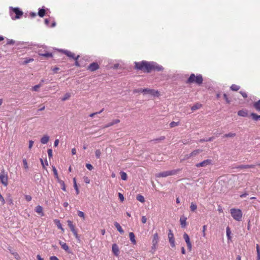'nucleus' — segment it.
<instances>
[{"mask_svg":"<svg viewBox=\"0 0 260 260\" xmlns=\"http://www.w3.org/2000/svg\"><path fill=\"white\" fill-rule=\"evenodd\" d=\"M135 67L137 70H141L147 73L151 72V62L143 60L141 62H135Z\"/></svg>","mask_w":260,"mask_h":260,"instance_id":"1","label":"nucleus"},{"mask_svg":"<svg viewBox=\"0 0 260 260\" xmlns=\"http://www.w3.org/2000/svg\"><path fill=\"white\" fill-rule=\"evenodd\" d=\"M203 78L201 74H198L195 75L194 74H191L189 77L186 81V84L195 83L198 85H200L203 83Z\"/></svg>","mask_w":260,"mask_h":260,"instance_id":"2","label":"nucleus"},{"mask_svg":"<svg viewBox=\"0 0 260 260\" xmlns=\"http://www.w3.org/2000/svg\"><path fill=\"white\" fill-rule=\"evenodd\" d=\"M180 171V169L173 170L170 171H164L155 174L156 177H166L169 176H172L177 174Z\"/></svg>","mask_w":260,"mask_h":260,"instance_id":"3","label":"nucleus"},{"mask_svg":"<svg viewBox=\"0 0 260 260\" xmlns=\"http://www.w3.org/2000/svg\"><path fill=\"white\" fill-rule=\"evenodd\" d=\"M230 213L233 218L237 220L240 221L242 217V213L240 209H231L230 210Z\"/></svg>","mask_w":260,"mask_h":260,"instance_id":"4","label":"nucleus"},{"mask_svg":"<svg viewBox=\"0 0 260 260\" xmlns=\"http://www.w3.org/2000/svg\"><path fill=\"white\" fill-rule=\"evenodd\" d=\"M0 182L4 186L8 185V173L4 169L0 173Z\"/></svg>","mask_w":260,"mask_h":260,"instance_id":"5","label":"nucleus"},{"mask_svg":"<svg viewBox=\"0 0 260 260\" xmlns=\"http://www.w3.org/2000/svg\"><path fill=\"white\" fill-rule=\"evenodd\" d=\"M13 12L16 14V16L14 17L13 14L11 13V15L13 19H16L20 18L23 15V12L19 10L18 8H12Z\"/></svg>","mask_w":260,"mask_h":260,"instance_id":"6","label":"nucleus"},{"mask_svg":"<svg viewBox=\"0 0 260 260\" xmlns=\"http://www.w3.org/2000/svg\"><path fill=\"white\" fill-rule=\"evenodd\" d=\"M212 160L211 159H206V160H204V161L200 162V163H198L196 165V166L197 167V168H199V167H206L209 165H210L212 164Z\"/></svg>","mask_w":260,"mask_h":260,"instance_id":"7","label":"nucleus"},{"mask_svg":"<svg viewBox=\"0 0 260 260\" xmlns=\"http://www.w3.org/2000/svg\"><path fill=\"white\" fill-rule=\"evenodd\" d=\"M143 92L147 94L152 95L154 96H158L159 95V92L157 90L154 89L144 88L143 90Z\"/></svg>","mask_w":260,"mask_h":260,"instance_id":"8","label":"nucleus"},{"mask_svg":"<svg viewBox=\"0 0 260 260\" xmlns=\"http://www.w3.org/2000/svg\"><path fill=\"white\" fill-rule=\"evenodd\" d=\"M151 71L152 70H155L157 71H161L164 70V68L157 63L154 62H151Z\"/></svg>","mask_w":260,"mask_h":260,"instance_id":"9","label":"nucleus"},{"mask_svg":"<svg viewBox=\"0 0 260 260\" xmlns=\"http://www.w3.org/2000/svg\"><path fill=\"white\" fill-rule=\"evenodd\" d=\"M168 238H169V242L170 243L171 246L172 247H174L175 246V240L174 239L173 234L172 233V231L171 230H169V231Z\"/></svg>","mask_w":260,"mask_h":260,"instance_id":"10","label":"nucleus"},{"mask_svg":"<svg viewBox=\"0 0 260 260\" xmlns=\"http://www.w3.org/2000/svg\"><path fill=\"white\" fill-rule=\"evenodd\" d=\"M63 53L68 57L72 58L75 60H77L79 57H80L79 55H77V56H75V54L68 50H64L63 51Z\"/></svg>","mask_w":260,"mask_h":260,"instance_id":"11","label":"nucleus"},{"mask_svg":"<svg viewBox=\"0 0 260 260\" xmlns=\"http://www.w3.org/2000/svg\"><path fill=\"white\" fill-rule=\"evenodd\" d=\"M99 68V66L96 62H92L88 67V70L91 72L96 71Z\"/></svg>","mask_w":260,"mask_h":260,"instance_id":"12","label":"nucleus"},{"mask_svg":"<svg viewBox=\"0 0 260 260\" xmlns=\"http://www.w3.org/2000/svg\"><path fill=\"white\" fill-rule=\"evenodd\" d=\"M112 251L116 256H118L119 255V250L118 246L115 243L113 244L112 246Z\"/></svg>","mask_w":260,"mask_h":260,"instance_id":"13","label":"nucleus"},{"mask_svg":"<svg viewBox=\"0 0 260 260\" xmlns=\"http://www.w3.org/2000/svg\"><path fill=\"white\" fill-rule=\"evenodd\" d=\"M158 242V235L157 233H155L153 235V240H152V245H153L152 247L153 248H156V247L157 245Z\"/></svg>","mask_w":260,"mask_h":260,"instance_id":"14","label":"nucleus"},{"mask_svg":"<svg viewBox=\"0 0 260 260\" xmlns=\"http://www.w3.org/2000/svg\"><path fill=\"white\" fill-rule=\"evenodd\" d=\"M255 167L254 165H241L235 167L236 169H248V168H254Z\"/></svg>","mask_w":260,"mask_h":260,"instance_id":"15","label":"nucleus"},{"mask_svg":"<svg viewBox=\"0 0 260 260\" xmlns=\"http://www.w3.org/2000/svg\"><path fill=\"white\" fill-rule=\"evenodd\" d=\"M35 211L37 213L41 215V216H42L44 215V213L43 212V208L42 207V206H41L40 205H38L37 206H36V209H35Z\"/></svg>","mask_w":260,"mask_h":260,"instance_id":"16","label":"nucleus"},{"mask_svg":"<svg viewBox=\"0 0 260 260\" xmlns=\"http://www.w3.org/2000/svg\"><path fill=\"white\" fill-rule=\"evenodd\" d=\"M114 226L117 229V231L121 234H123L124 233V231L122 230L120 225L117 222L114 223Z\"/></svg>","mask_w":260,"mask_h":260,"instance_id":"17","label":"nucleus"},{"mask_svg":"<svg viewBox=\"0 0 260 260\" xmlns=\"http://www.w3.org/2000/svg\"><path fill=\"white\" fill-rule=\"evenodd\" d=\"M186 217H181L180 218V224L181 225V226L182 228H184L186 226Z\"/></svg>","mask_w":260,"mask_h":260,"instance_id":"18","label":"nucleus"},{"mask_svg":"<svg viewBox=\"0 0 260 260\" xmlns=\"http://www.w3.org/2000/svg\"><path fill=\"white\" fill-rule=\"evenodd\" d=\"M120 122V120L119 119H115L113 120L111 122L108 123L107 125L104 126V128H107L110 127L115 124H117Z\"/></svg>","mask_w":260,"mask_h":260,"instance_id":"19","label":"nucleus"},{"mask_svg":"<svg viewBox=\"0 0 260 260\" xmlns=\"http://www.w3.org/2000/svg\"><path fill=\"white\" fill-rule=\"evenodd\" d=\"M49 140V137L47 135L44 136L41 139V143L46 144L48 143Z\"/></svg>","mask_w":260,"mask_h":260,"instance_id":"20","label":"nucleus"},{"mask_svg":"<svg viewBox=\"0 0 260 260\" xmlns=\"http://www.w3.org/2000/svg\"><path fill=\"white\" fill-rule=\"evenodd\" d=\"M129 239H130V240L132 242V243L134 244H136V241L135 240V234L133 232H131L129 234Z\"/></svg>","mask_w":260,"mask_h":260,"instance_id":"21","label":"nucleus"},{"mask_svg":"<svg viewBox=\"0 0 260 260\" xmlns=\"http://www.w3.org/2000/svg\"><path fill=\"white\" fill-rule=\"evenodd\" d=\"M197 209V205L196 203L191 202L190 206V210L191 212H195Z\"/></svg>","mask_w":260,"mask_h":260,"instance_id":"22","label":"nucleus"},{"mask_svg":"<svg viewBox=\"0 0 260 260\" xmlns=\"http://www.w3.org/2000/svg\"><path fill=\"white\" fill-rule=\"evenodd\" d=\"M203 150L202 149H196L190 153L191 156L192 157H194L200 153L202 152Z\"/></svg>","mask_w":260,"mask_h":260,"instance_id":"23","label":"nucleus"},{"mask_svg":"<svg viewBox=\"0 0 260 260\" xmlns=\"http://www.w3.org/2000/svg\"><path fill=\"white\" fill-rule=\"evenodd\" d=\"M253 107L257 111H260V100L253 104Z\"/></svg>","mask_w":260,"mask_h":260,"instance_id":"24","label":"nucleus"},{"mask_svg":"<svg viewBox=\"0 0 260 260\" xmlns=\"http://www.w3.org/2000/svg\"><path fill=\"white\" fill-rule=\"evenodd\" d=\"M238 115L242 117H246L248 115V113L244 110H240L238 112Z\"/></svg>","mask_w":260,"mask_h":260,"instance_id":"25","label":"nucleus"},{"mask_svg":"<svg viewBox=\"0 0 260 260\" xmlns=\"http://www.w3.org/2000/svg\"><path fill=\"white\" fill-rule=\"evenodd\" d=\"M202 107V105L200 103H197L191 107V109L192 111H195L200 109Z\"/></svg>","mask_w":260,"mask_h":260,"instance_id":"26","label":"nucleus"},{"mask_svg":"<svg viewBox=\"0 0 260 260\" xmlns=\"http://www.w3.org/2000/svg\"><path fill=\"white\" fill-rule=\"evenodd\" d=\"M250 116L252 117V119L255 121H256L258 119H260V115H258L254 113H251L250 114Z\"/></svg>","mask_w":260,"mask_h":260,"instance_id":"27","label":"nucleus"},{"mask_svg":"<svg viewBox=\"0 0 260 260\" xmlns=\"http://www.w3.org/2000/svg\"><path fill=\"white\" fill-rule=\"evenodd\" d=\"M59 244L61 246V248L64 249L66 251H68L69 249V246L67 245V244L64 242H62L61 241L59 242Z\"/></svg>","mask_w":260,"mask_h":260,"instance_id":"28","label":"nucleus"},{"mask_svg":"<svg viewBox=\"0 0 260 260\" xmlns=\"http://www.w3.org/2000/svg\"><path fill=\"white\" fill-rule=\"evenodd\" d=\"M73 182H74V187L75 189L76 190V194H78L79 193V189L78 187V186H77V184L76 183V180L75 178H74L73 179Z\"/></svg>","mask_w":260,"mask_h":260,"instance_id":"29","label":"nucleus"},{"mask_svg":"<svg viewBox=\"0 0 260 260\" xmlns=\"http://www.w3.org/2000/svg\"><path fill=\"white\" fill-rule=\"evenodd\" d=\"M45 14V10L44 9H40L38 12V15L40 17H43Z\"/></svg>","mask_w":260,"mask_h":260,"instance_id":"30","label":"nucleus"},{"mask_svg":"<svg viewBox=\"0 0 260 260\" xmlns=\"http://www.w3.org/2000/svg\"><path fill=\"white\" fill-rule=\"evenodd\" d=\"M136 199L138 201L141 203H144L145 202V199L144 197L141 194L137 195Z\"/></svg>","mask_w":260,"mask_h":260,"instance_id":"31","label":"nucleus"},{"mask_svg":"<svg viewBox=\"0 0 260 260\" xmlns=\"http://www.w3.org/2000/svg\"><path fill=\"white\" fill-rule=\"evenodd\" d=\"M230 88L233 91H238L240 88V87L237 85L233 84Z\"/></svg>","mask_w":260,"mask_h":260,"instance_id":"32","label":"nucleus"},{"mask_svg":"<svg viewBox=\"0 0 260 260\" xmlns=\"http://www.w3.org/2000/svg\"><path fill=\"white\" fill-rule=\"evenodd\" d=\"M68 224L69 228H70L71 231H74V230H75V226L73 225V222L71 221L68 220Z\"/></svg>","mask_w":260,"mask_h":260,"instance_id":"33","label":"nucleus"},{"mask_svg":"<svg viewBox=\"0 0 260 260\" xmlns=\"http://www.w3.org/2000/svg\"><path fill=\"white\" fill-rule=\"evenodd\" d=\"M120 176H121V178L122 180H126L127 179V174L126 173H125L124 172H121Z\"/></svg>","mask_w":260,"mask_h":260,"instance_id":"34","label":"nucleus"},{"mask_svg":"<svg viewBox=\"0 0 260 260\" xmlns=\"http://www.w3.org/2000/svg\"><path fill=\"white\" fill-rule=\"evenodd\" d=\"M235 136H236V134L235 133H229L228 134L224 135L223 136V138H227V137L233 138V137H234Z\"/></svg>","mask_w":260,"mask_h":260,"instance_id":"35","label":"nucleus"},{"mask_svg":"<svg viewBox=\"0 0 260 260\" xmlns=\"http://www.w3.org/2000/svg\"><path fill=\"white\" fill-rule=\"evenodd\" d=\"M71 97V93H66L63 97L61 99V100L62 101H65L67 100H68Z\"/></svg>","mask_w":260,"mask_h":260,"instance_id":"36","label":"nucleus"},{"mask_svg":"<svg viewBox=\"0 0 260 260\" xmlns=\"http://www.w3.org/2000/svg\"><path fill=\"white\" fill-rule=\"evenodd\" d=\"M226 236H227V237H228V240H231V232L230 231V228L229 227H227L226 229Z\"/></svg>","mask_w":260,"mask_h":260,"instance_id":"37","label":"nucleus"},{"mask_svg":"<svg viewBox=\"0 0 260 260\" xmlns=\"http://www.w3.org/2000/svg\"><path fill=\"white\" fill-rule=\"evenodd\" d=\"M257 259H260V248L258 244L256 245Z\"/></svg>","mask_w":260,"mask_h":260,"instance_id":"38","label":"nucleus"},{"mask_svg":"<svg viewBox=\"0 0 260 260\" xmlns=\"http://www.w3.org/2000/svg\"><path fill=\"white\" fill-rule=\"evenodd\" d=\"M6 202L9 205H13V201L12 198L9 197L6 199Z\"/></svg>","mask_w":260,"mask_h":260,"instance_id":"39","label":"nucleus"},{"mask_svg":"<svg viewBox=\"0 0 260 260\" xmlns=\"http://www.w3.org/2000/svg\"><path fill=\"white\" fill-rule=\"evenodd\" d=\"M183 238L185 241L186 243L190 241V239L188 235L185 233H184L183 234Z\"/></svg>","mask_w":260,"mask_h":260,"instance_id":"40","label":"nucleus"},{"mask_svg":"<svg viewBox=\"0 0 260 260\" xmlns=\"http://www.w3.org/2000/svg\"><path fill=\"white\" fill-rule=\"evenodd\" d=\"M52 171L53 172L54 175L55 177L58 179V176L57 170L56 169L55 167H52Z\"/></svg>","mask_w":260,"mask_h":260,"instance_id":"41","label":"nucleus"},{"mask_svg":"<svg viewBox=\"0 0 260 260\" xmlns=\"http://www.w3.org/2000/svg\"><path fill=\"white\" fill-rule=\"evenodd\" d=\"M95 156L97 158H99L101 156V152L100 150L97 149L95 152Z\"/></svg>","mask_w":260,"mask_h":260,"instance_id":"42","label":"nucleus"},{"mask_svg":"<svg viewBox=\"0 0 260 260\" xmlns=\"http://www.w3.org/2000/svg\"><path fill=\"white\" fill-rule=\"evenodd\" d=\"M78 215L79 217L82 218L83 219H85V214L83 212L78 211Z\"/></svg>","mask_w":260,"mask_h":260,"instance_id":"43","label":"nucleus"},{"mask_svg":"<svg viewBox=\"0 0 260 260\" xmlns=\"http://www.w3.org/2000/svg\"><path fill=\"white\" fill-rule=\"evenodd\" d=\"M40 55L46 57H51L52 56V53H46L41 54Z\"/></svg>","mask_w":260,"mask_h":260,"instance_id":"44","label":"nucleus"},{"mask_svg":"<svg viewBox=\"0 0 260 260\" xmlns=\"http://www.w3.org/2000/svg\"><path fill=\"white\" fill-rule=\"evenodd\" d=\"M42 86V84H38V85H36L35 86H34L33 87H32V90H34V91H38V89Z\"/></svg>","mask_w":260,"mask_h":260,"instance_id":"45","label":"nucleus"},{"mask_svg":"<svg viewBox=\"0 0 260 260\" xmlns=\"http://www.w3.org/2000/svg\"><path fill=\"white\" fill-rule=\"evenodd\" d=\"M73 232V233L74 234V235L75 236L76 238L78 240V241H80V238H79V236H78V234H77V232L76 231V230H74V231H72Z\"/></svg>","mask_w":260,"mask_h":260,"instance_id":"46","label":"nucleus"},{"mask_svg":"<svg viewBox=\"0 0 260 260\" xmlns=\"http://www.w3.org/2000/svg\"><path fill=\"white\" fill-rule=\"evenodd\" d=\"M178 124H179V122H176L173 121L170 123V126L171 127H174L175 126L178 125Z\"/></svg>","mask_w":260,"mask_h":260,"instance_id":"47","label":"nucleus"},{"mask_svg":"<svg viewBox=\"0 0 260 260\" xmlns=\"http://www.w3.org/2000/svg\"><path fill=\"white\" fill-rule=\"evenodd\" d=\"M23 166H24V167L25 169H27L28 167V164H27V160L26 159H23Z\"/></svg>","mask_w":260,"mask_h":260,"instance_id":"48","label":"nucleus"},{"mask_svg":"<svg viewBox=\"0 0 260 260\" xmlns=\"http://www.w3.org/2000/svg\"><path fill=\"white\" fill-rule=\"evenodd\" d=\"M0 202L2 205H4L6 203L5 200L2 195L0 193Z\"/></svg>","mask_w":260,"mask_h":260,"instance_id":"49","label":"nucleus"},{"mask_svg":"<svg viewBox=\"0 0 260 260\" xmlns=\"http://www.w3.org/2000/svg\"><path fill=\"white\" fill-rule=\"evenodd\" d=\"M206 229H207V225H204L203 227V231H202V232H203V236L204 237H206V233H205V231L206 230Z\"/></svg>","mask_w":260,"mask_h":260,"instance_id":"50","label":"nucleus"},{"mask_svg":"<svg viewBox=\"0 0 260 260\" xmlns=\"http://www.w3.org/2000/svg\"><path fill=\"white\" fill-rule=\"evenodd\" d=\"M59 182L60 183V184L62 186V187H61V189L64 190V191H66V187H65V184H64V183L63 181H59Z\"/></svg>","mask_w":260,"mask_h":260,"instance_id":"51","label":"nucleus"},{"mask_svg":"<svg viewBox=\"0 0 260 260\" xmlns=\"http://www.w3.org/2000/svg\"><path fill=\"white\" fill-rule=\"evenodd\" d=\"M223 98H224V100L226 101V102L228 104H230V101L229 100V99L226 94H225V93L223 94Z\"/></svg>","mask_w":260,"mask_h":260,"instance_id":"52","label":"nucleus"},{"mask_svg":"<svg viewBox=\"0 0 260 260\" xmlns=\"http://www.w3.org/2000/svg\"><path fill=\"white\" fill-rule=\"evenodd\" d=\"M143 89L142 88H139V89H136L133 90L134 93H136L138 92H143Z\"/></svg>","mask_w":260,"mask_h":260,"instance_id":"53","label":"nucleus"},{"mask_svg":"<svg viewBox=\"0 0 260 260\" xmlns=\"http://www.w3.org/2000/svg\"><path fill=\"white\" fill-rule=\"evenodd\" d=\"M47 152H48V157L49 158H51L52 157V150L51 149H49L48 150H47Z\"/></svg>","mask_w":260,"mask_h":260,"instance_id":"54","label":"nucleus"},{"mask_svg":"<svg viewBox=\"0 0 260 260\" xmlns=\"http://www.w3.org/2000/svg\"><path fill=\"white\" fill-rule=\"evenodd\" d=\"M34 60V59L32 58H29V59H26L24 62H23V64H27L29 62H30L31 61H32Z\"/></svg>","mask_w":260,"mask_h":260,"instance_id":"55","label":"nucleus"},{"mask_svg":"<svg viewBox=\"0 0 260 260\" xmlns=\"http://www.w3.org/2000/svg\"><path fill=\"white\" fill-rule=\"evenodd\" d=\"M186 244H187V248L189 250V251H191V242L189 241L186 242Z\"/></svg>","mask_w":260,"mask_h":260,"instance_id":"56","label":"nucleus"},{"mask_svg":"<svg viewBox=\"0 0 260 260\" xmlns=\"http://www.w3.org/2000/svg\"><path fill=\"white\" fill-rule=\"evenodd\" d=\"M86 168L89 170H92L93 169V166L90 164H87L86 165Z\"/></svg>","mask_w":260,"mask_h":260,"instance_id":"57","label":"nucleus"},{"mask_svg":"<svg viewBox=\"0 0 260 260\" xmlns=\"http://www.w3.org/2000/svg\"><path fill=\"white\" fill-rule=\"evenodd\" d=\"M83 179L86 183L89 184L90 183V179L87 177L84 176Z\"/></svg>","mask_w":260,"mask_h":260,"instance_id":"58","label":"nucleus"},{"mask_svg":"<svg viewBox=\"0 0 260 260\" xmlns=\"http://www.w3.org/2000/svg\"><path fill=\"white\" fill-rule=\"evenodd\" d=\"M118 197L121 201H123L124 200V197L123 194L120 192L118 193Z\"/></svg>","mask_w":260,"mask_h":260,"instance_id":"59","label":"nucleus"},{"mask_svg":"<svg viewBox=\"0 0 260 260\" xmlns=\"http://www.w3.org/2000/svg\"><path fill=\"white\" fill-rule=\"evenodd\" d=\"M240 93L242 95V96L244 98H246L247 97V94L246 92H243V91H240Z\"/></svg>","mask_w":260,"mask_h":260,"instance_id":"60","label":"nucleus"},{"mask_svg":"<svg viewBox=\"0 0 260 260\" xmlns=\"http://www.w3.org/2000/svg\"><path fill=\"white\" fill-rule=\"evenodd\" d=\"M192 156H191V154L190 153L189 154H186L185 156H184V157L183 158V160H186V159H189V158L191 157Z\"/></svg>","mask_w":260,"mask_h":260,"instance_id":"61","label":"nucleus"},{"mask_svg":"<svg viewBox=\"0 0 260 260\" xmlns=\"http://www.w3.org/2000/svg\"><path fill=\"white\" fill-rule=\"evenodd\" d=\"M25 198V200L28 202L30 201L31 200V197L29 195H26Z\"/></svg>","mask_w":260,"mask_h":260,"instance_id":"62","label":"nucleus"},{"mask_svg":"<svg viewBox=\"0 0 260 260\" xmlns=\"http://www.w3.org/2000/svg\"><path fill=\"white\" fill-rule=\"evenodd\" d=\"M34 141H32V140H30V141H29V146H28V148H29V149H30L32 148V146H33V144H34Z\"/></svg>","mask_w":260,"mask_h":260,"instance_id":"63","label":"nucleus"},{"mask_svg":"<svg viewBox=\"0 0 260 260\" xmlns=\"http://www.w3.org/2000/svg\"><path fill=\"white\" fill-rule=\"evenodd\" d=\"M147 221V218L145 216H143L142 217V222L143 223H145Z\"/></svg>","mask_w":260,"mask_h":260,"instance_id":"64","label":"nucleus"}]
</instances>
